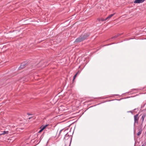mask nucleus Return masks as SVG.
Here are the masks:
<instances>
[{"instance_id": "obj_19", "label": "nucleus", "mask_w": 146, "mask_h": 146, "mask_svg": "<svg viewBox=\"0 0 146 146\" xmlns=\"http://www.w3.org/2000/svg\"><path fill=\"white\" fill-rule=\"evenodd\" d=\"M40 129L39 130V131L38 132V133H40L42 132V131H43L42 129Z\"/></svg>"}, {"instance_id": "obj_11", "label": "nucleus", "mask_w": 146, "mask_h": 146, "mask_svg": "<svg viewBox=\"0 0 146 146\" xmlns=\"http://www.w3.org/2000/svg\"><path fill=\"white\" fill-rule=\"evenodd\" d=\"M142 131V129H139V131L137 133V136H139L141 134Z\"/></svg>"}, {"instance_id": "obj_14", "label": "nucleus", "mask_w": 146, "mask_h": 146, "mask_svg": "<svg viewBox=\"0 0 146 146\" xmlns=\"http://www.w3.org/2000/svg\"><path fill=\"white\" fill-rule=\"evenodd\" d=\"M63 130V129H61V130H60V131L59 133V135H58V136H59L60 135L61 133L62 132V131Z\"/></svg>"}, {"instance_id": "obj_18", "label": "nucleus", "mask_w": 146, "mask_h": 146, "mask_svg": "<svg viewBox=\"0 0 146 146\" xmlns=\"http://www.w3.org/2000/svg\"><path fill=\"white\" fill-rule=\"evenodd\" d=\"M80 72L79 71L76 74L77 75L79 74L80 73Z\"/></svg>"}, {"instance_id": "obj_21", "label": "nucleus", "mask_w": 146, "mask_h": 146, "mask_svg": "<svg viewBox=\"0 0 146 146\" xmlns=\"http://www.w3.org/2000/svg\"><path fill=\"white\" fill-rule=\"evenodd\" d=\"M27 114L28 115H32L31 114L29 113H27Z\"/></svg>"}, {"instance_id": "obj_24", "label": "nucleus", "mask_w": 146, "mask_h": 146, "mask_svg": "<svg viewBox=\"0 0 146 146\" xmlns=\"http://www.w3.org/2000/svg\"><path fill=\"white\" fill-rule=\"evenodd\" d=\"M115 95L116 96H118V94H115Z\"/></svg>"}, {"instance_id": "obj_10", "label": "nucleus", "mask_w": 146, "mask_h": 146, "mask_svg": "<svg viewBox=\"0 0 146 146\" xmlns=\"http://www.w3.org/2000/svg\"><path fill=\"white\" fill-rule=\"evenodd\" d=\"M8 133H9L8 131H4L3 132V133H1L0 134V135H4L5 134H7Z\"/></svg>"}, {"instance_id": "obj_4", "label": "nucleus", "mask_w": 146, "mask_h": 146, "mask_svg": "<svg viewBox=\"0 0 146 146\" xmlns=\"http://www.w3.org/2000/svg\"><path fill=\"white\" fill-rule=\"evenodd\" d=\"M138 115L139 114H137L134 116V126L135 125V123H137V124L138 123V120L139 119V117H138Z\"/></svg>"}, {"instance_id": "obj_6", "label": "nucleus", "mask_w": 146, "mask_h": 146, "mask_svg": "<svg viewBox=\"0 0 146 146\" xmlns=\"http://www.w3.org/2000/svg\"><path fill=\"white\" fill-rule=\"evenodd\" d=\"M49 124H47L46 125H42L40 127V129H41L42 130H44L46 127L49 125Z\"/></svg>"}, {"instance_id": "obj_17", "label": "nucleus", "mask_w": 146, "mask_h": 146, "mask_svg": "<svg viewBox=\"0 0 146 146\" xmlns=\"http://www.w3.org/2000/svg\"><path fill=\"white\" fill-rule=\"evenodd\" d=\"M142 124L143 123H141V124L140 125V129H142Z\"/></svg>"}, {"instance_id": "obj_26", "label": "nucleus", "mask_w": 146, "mask_h": 146, "mask_svg": "<svg viewBox=\"0 0 146 146\" xmlns=\"http://www.w3.org/2000/svg\"><path fill=\"white\" fill-rule=\"evenodd\" d=\"M65 131H66V130H65L64 131V133L65 132Z\"/></svg>"}, {"instance_id": "obj_25", "label": "nucleus", "mask_w": 146, "mask_h": 146, "mask_svg": "<svg viewBox=\"0 0 146 146\" xmlns=\"http://www.w3.org/2000/svg\"><path fill=\"white\" fill-rule=\"evenodd\" d=\"M136 109H134V110H136Z\"/></svg>"}, {"instance_id": "obj_20", "label": "nucleus", "mask_w": 146, "mask_h": 146, "mask_svg": "<svg viewBox=\"0 0 146 146\" xmlns=\"http://www.w3.org/2000/svg\"><path fill=\"white\" fill-rule=\"evenodd\" d=\"M146 144V143H145L143 144L142 146H145Z\"/></svg>"}, {"instance_id": "obj_7", "label": "nucleus", "mask_w": 146, "mask_h": 146, "mask_svg": "<svg viewBox=\"0 0 146 146\" xmlns=\"http://www.w3.org/2000/svg\"><path fill=\"white\" fill-rule=\"evenodd\" d=\"M115 13H113L112 14H111V15H110L109 16H108L107 17H106V20L108 19H109L111 18L113 16L115 15Z\"/></svg>"}, {"instance_id": "obj_22", "label": "nucleus", "mask_w": 146, "mask_h": 146, "mask_svg": "<svg viewBox=\"0 0 146 146\" xmlns=\"http://www.w3.org/2000/svg\"><path fill=\"white\" fill-rule=\"evenodd\" d=\"M128 112H131V113H132V111H128Z\"/></svg>"}, {"instance_id": "obj_12", "label": "nucleus", "mask_w": 146, "mask_h": 146, "mask_svg": "<svg viewBox=\"0 0 146 146\" xmlns=\"http://www.w3.org/2000/svg\"><path fill=\"white\" fill-rule=\"evenodd\" d=\"M77 75H76V74H75L74 75V76H73V80H72V81L73 82L74 81V80L76 78V76H77Z\"/></svg>"}, {"instance_id": "obj_23", "label": "nucleus", "mask_w": 146, "mask_h": 146, "mask_svg": "<svg viewBox=\"0 0 146 146\" xmlns=\"http://www.w3.org/2000/svg\"><path fill=\"white\" fill-rule=\"evenodd\" d=\"M31 118H32V117H29V118H28V119H30Z\"/></svg>"}, {"instance_id": "obj_13", "label": "nucleus", "mask_w": 146, "mask_h": 146, "mask_svg": "<svg viewBox=\"0 0 146 146\" xmlns=\"http://www.w3.org/2000/svg\"><path fill=\"white\" fill-rule=\"evenodd\" d=\"M117 35H115L114 36H113L111 38V39H113V38H117Z\"/></svg>"}, {"instance_id": "obj_2", "label": "nucleus", "mask_w": 146, "mask_h": 146, "mask_svg": "<svg viewBox=\"0 0 146 146\" xmlns=\"http://www.w3.org/2000/svg\"><path fill=\"white\" fill-rule=\"evenodd\" d=\"M72 139V137L71 135H69L68 134V133H67L65 135L63 140H64L65 141V140H67L69 142H70L69 146H70Z\"/></svg>"}, {"instance_id": "obj_8", "label": "nucleus", "mask_w": 146, "mask_h": 146, "mask_svg": "<svg viewBox=\"0 0 146 146\" xmlns=\"http://www.w3.org/2000/svg\"><path fill=\"white\" fill-rule=\"evenodd\" d=\"M146 115V113H144L142 116L141 118V119L142 120V123H143V121H144V119Z\"/></svg>"}, {"instance_id": "obj_16", "label": "nucleus", "mask_w": 146, "mask_h": 146, "mask_svg": "<svg viewBox=\"0 0 146 146\" xmlns=\"http://www.w3.org/2000/svg\"><path fill=\"white\" fill-rule=\"evenodd\" d=\"M122 34V33H118L117 35V36L118 37L119 36L121 35Z\"/></svg>"}, {"instance_id": "obj_9", "label": "nucleus", "mask_w": 146, "mask_h": 146, "mask_svg": "<svg viewBox=\"0 0 146 146\" xmlns=\"http://www.w3.org/2000/svg\"><path fill=\"white\" fill-rule=\"evenodd\" d=\"M97 20L99 21H106V19H104L103 18H98V19H97Z\"/></svg>"}, {"instance_id": "obj_3", "label": "nucleus", "mask_w": 146, "mask_h": 146, "mask_svg": "<svg viewBox=\"0 0 146 146\" xmlns=\"http://www.w3.org/2000/svg\"><path fill=\"white\" fill-rule=\"evenodd\" d=\"M28 64V62L27 61H24L22 62L19 68V70H21L25 67Z\"/></svg>"}, {"instance_id": "obj_5", "label": "nucleus", "mask_w": 146, "mask_h": 146, "mask_svg": "<svg viewBox=\"0 0 146 146\" xmlns=\"http://www.w3.org/2000/svg\"><path fill=\"white\" fill-rule=\"evenodd\" d=\"M145 0H135L134 1L135 3H140L143 2Z\"/></svg>"}, {"instance_id": "obj_1", "label": "nucleus", "mask_w": 146, "mask_h": 146, "mask_svg": "<svg viewBox=\"0 0 146 146\" xmlns=\"http://www.w3.org/2000/svg\"><path fill=\"white\" fill-rule=\"evenodd\" d=\"M90 35V33H86L82 34L74 41V42L78 43L88 39Z\"/></svg>"}, {"instance_id": "obj_15", "label": "nucleus", "mask_w": 146, "mask_h": 146, "mask_svg": "<svg viewBox=\"0 0 146 146\" xmlns=\"http://www.w3.org/2000/svg\"><path fill=\"white\" fill-rule=\"evenodd\" d=\"M122 34V33H118L117 35V36L118 37L119 36L121 35Z\"/></svg>"}]
</instances>
